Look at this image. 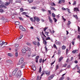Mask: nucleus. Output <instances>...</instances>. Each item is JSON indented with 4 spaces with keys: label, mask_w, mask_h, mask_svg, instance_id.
I'll return each mask as SVG.
<instances>
[{
    "label": "nucleus",
    "mask_w": 80,
    "mask_h": 80,
    "mask_svg": "<svg viewBox=\"0 0 80 80\" xmlns=\"http://www.w3.org/2000/svg\"><path fill=\"white\" fill-rule=\"evenodd\" d=\"M10 2H6L5 3V6H8V5H9L10 4Z\"/></svg>",
    "instance_id": "obj_15"
},
{
    "label": "nucleus",
    "mask_w": 80,
    "mask_h": 80,
    "mask_svg": "<svg viewBox=\"0 0 80 80\" xmlns=\"http://www.w3.org/2000/svg\"><path fill=\"white\" fill-rule=\"evenodd\" d=\"M8 56H9V57H11V54L10 53H8Z\"/></svg>",
    "instance_id": "obj_57"
},
{
    "label": "nucleus",
    "mask_w": 80,
    "mask_h": 80,
    "mask_svg": "<svg viewBox=\"0 0 80 80\" xmlns=\"http://www.w3.org/2000/svg\"><path fill=\"white\" fill-rule=\"evenodd\" d=\"M74 11H78V12H79V10L78 9V8H74Z\"/></svg>",
    "instance_id": "obj_22"
},
{
    "label": "nucleus",
    "mask_w": 80,
    "mask_h": 80,
    "mask_svg": "<svg viewBox=\"0 0 80 80\" xmlns=\"http://www.w3.org/2000/svg\"><path fill=\"white\" fill-rule=\"evenodd\" d=\"M16 76L17 78H20L21 77L22 75L17 74Z\"/></svg>",
    "instance_id": "obj_13"
},
{
    "label": "nucleus",
    "mask_w": 80,
    "mask_h": 80,
    "mask_svg": "<svg viewBox=\"0 0 80 80\" xmlns=\"http://www.w3.org/2000/svg\"><path fill=\"white\" fill-rule=\"evenodd\" d=\"M66 48V47H65V46L63 45L62 46V50H65Z\"/></svg>",
    "instance_id": "obj_24"
},
{
    "label": "nucleus",
    "mask_w": 80,
    "mask_h": 80,
    "mask_svg": "<svg viewBox=\"0 0 80 80\" xmlns=\"http://www.w3.org/2000/svg\"><path fill=\"white\" fill-rule=\"evenodd\" d=\"M59 67L58 66V65H56V70H58V69L59 68Z\"/></svg>",
    "instance_id": "obj_44"
},
{
    "label": "nucleus",
    "mask_w": 80,
    "mask_h": 80,
    "mask_svg": "<svg viewBox=\"0 0 80 80\" xmlns=\"http://www.w3.org/2000/svg\"><path fill=\"white\" fill-rule=\"evenodd\" d=\"M36 80H39V76H38L37 77Z\"/></svg>",
    "instance_id": "obj_63"
},
{
    "label": "nucleus",
    "mask_w": 80,
    "mask_h": 80,
    "mask_svg": "<svg viewBox=\"0 0 80 80\" xmlns=\"http://www.w3.org/2000/svg\"><path fill=\"white\" fill-rule=\"evenodd\" d=\"M53 20H54L55 22H57V19H56V18H54Z\"/></svg>",
    "instance_id": "obj_50"
},
{
    "label": "nucleus",
    "mask_w": 80,
    "mask_h": 80,
    "mask_svg": "<svg viewBox=\"0 0 80 80\" xmlns=\"http://www.w3.org/2000/svg\"><path fill=\"white\" fill-rule=\"evenodd\" d=\"M12 1H13V0H9L10 3H12Z\"/></svg>",
    "instance_id": "obj_54"
},
{
    "label": "nucleus",
    "mask_w": 80,
    "mask_h": 80,
    "mask_svg": "<svg viewBox=\"0 0 80 80\" xmlns=\"http://www.w3.org/2000/svg\"><path fill=\"white\" fill-rule=\"evenodd\" d=\"M17 70H14L12 72V75L14 76L17 73Z\"/></svg>",
    "instance_id": "obj_8"
},
{
    "label": "nucleus",
    "mask_w": 80,
    "mask_h": 80,
    "mask_svg": "<svg viewBox=\"0 0 80 80\" xmlns=\"http://www.w3.org/2000/svg\"><path fill=\"white\" fill-rule=\"evenodd\" d=\"M43 43L45 45H47V41L45 40V39H43Z\"/></svg>",
    "instance_id": "obj_16"
},
{
    "label": "nucleus",
    "mask_w": 80,
    "mask_h": 80,
    "mask_svg": "<svg viewBox=\"0 0 80 80\" xmlns=\"http://www.w3.org/2000/svg\"><path fill=\"white\" fill-rule=\"evenodd\" d=\"M44 73L47 75V76H49L50 75V71H46L44 72Z\"/></svg>",
    "instance_id": "obj_3"
},
{
    "label": "nucleus",
    "mask_w": 80,
    "mask_h": 80,
    "mask_svg": "<svg viewBox=\"0 0 80 80\" xmlns=\"http://www.w3.org/2000/svg\"><path fill=\"white\" fill-rule=\"evenodd\" d=\"M78 32H80V28L79 26H78Z\"/></svg>",
    "instance_id": "obj_53"
},
{
    "label": "nucleus",
    "mask_w": 80,
    "mask_h": 80,
    "mask_svg": "<svg viewBox=\"0 0 80 80\" xmlns=\"http://www.w3.org/2000/svg\"><path fill=\"white\" fill-rule=\"evenodd\" d=\"M27 14V13L25 12H23L22 13V14L24 15H26Z\"/></svg>",
    "instance_id": "obj_42"
},
{
    "label": "nucleus",
    "mask_w": 80,
    "mask_h": 80,
    "mask_svg": "<svg viewBox=\"0 0 80 80\" xmlns=\"http://www.w3.org/2000/svg\"><path fill=\"white\" fill-rule=\"evenodd\" d=\"M25 63H23L22 65L21 66V68H24L25 67Z\"/></svg>",
    "instance_id": "obj_21"
},
{
    "label": "nucleus",
    "mask_w": 80,
    "mask_h": 80,
    "mask_svg": "<svg viewBox=\"0 0 80 80\" xmlns=\"http://www.w3.org/2000/svg\"><path fill=\"white\" fill-rule=\"evenodd\" d=\"M70 23H71V22L70 21H68V23H67V25H69L70 24Z\"/></svg>",
    "instance_id": "obj_33"
},
{
    "label": "nucleus",
    "mask_w": 80,
    "mask_h": 80,
    "mask_svg": "<svg viewBox=\"0 0 80 80\" xmlns=\"http://www.w3.org/2000/svg\"><path fill=\"white\" fill-rule=\"evenodd\" d=\"M15 56L16 57H18V51H17V49H15Z\"/></svg>",
    "instance_id": "obj_11"
},
{
    "label": "nucleus",
    "mask_w": 80,
    "mask_h": 80,
    "mask_svg": "<svg viewBox=\"0 0 80 80\" xmlns=\"http://www.w3.org/2000/svg\"><path fill=\"white\" fill-rule=\"evenodd\" d=\"M67 67L68 68H70V65H68Z\"/></svg>",
    "instance_id": "obj_62"
},
{
    "label": "nucleus",
    "mask_w": 80,
    "mask_h": 80,
    "mask_svg": "<svg viewBox=\"0 0 80 80\" xmlns=\"http://www.w3.org/2000/svg\"><path fill=\"white\" fill-rule=\"evenodd\" d=\"M7 62L9 63V64H12V61L10 60H7Z\"/></svg>",
    "instance_id": "obj_10"
},
{
    "label": "nucleus",
    "mask_w": 80,
    "mask_h": 80,
    "mask_svg": "<svg viewBox=\"0 0 80 80\" xmlns=\"http://www.w3.org/2000/svg\"><path fill=\"white\" fill-rule=\"evenodd\" d=\"M52 17H53V18H55V17H56V15H55V14L53 13H52Z\"/></svg>",
    "instance_id": "obj_28"
},
{
    "label": "nucleus",
    "mask_w": 80,
    "mask_h": 80,
    "mask_svg": "<svg viewBox=\"0 0 80 80\" xmlns=\"http://www.w3.org/2000/svg\"><path fill=\"white\" fill-rule=\"evenodd\" d=\"M4 7V5H1L0 6V8H3V7Z\"/></svg>",
    "instance_id": "obj_51"
},
{
    "label": "nucleus",
    "mask_w": 80,
    "mask_h": 80,
    "mask_svg": "<svg viewBox=\"0 0 80 80\" xmlns=\"http://www.w3.org/2000/svg\"><path fill=\"white\" fill-rule=\"evenodd\" d=\"M5 42L2 41H0V45L1 46V47H2V46H3V45H5Z\"/></svg>",
    "instance_id": "obj_7"
},
{
    "label": "nucleus",
    "mask_w": 80,
    "mask_h": 80,
    "mask_svg": "<svg viewBox=\"0 0 80 80\" xmlns=\"http://www.w3.org/2000/svg\"><path fill=\"white\" fill-rule=\"evenodd\" d=\"M23 62H24V58L23 57H21L18 62V64L21 65L23 63Z\"/></svg>",
    "instance_id": "obj_1"
},
{
    "label": "nucleus",
    "mask_w": 80,
    "mask_h": 80,
    "mask_svg": "<svg viewBox=\"0 0 80 80\" xmlns=\"http://www.w3.org/2000/svg\"><path fill=\"white\" fill-rule=\"evenodd\" d=\"M77 52V50H74L72 51V53H76Z\"/></svg>",
    "instance_id": "obj_18"
},
{
    "label": "nucleus",
    "mask_w": 80,
    "mask_h": 80,
    "mask_svg": "<svg viewBox=\"0 0 80 80\" xmlns=\"http://www.w3.org/2000/svg\"><path fill=\"white\" fill-rule=\"evenodd\" d=\"M50 32L51 33H54L55 32V31L53 30L52 31H51V30H50Z\"/></svg>",
    "instance_id": "obj_46"
},
{
    "label": "nucleus",
    "mask_w": 80,
    "mask_h": 80,
    "mask_svg": "<svg viewBox=\"0 0 80 80\" xmlns=\"http://www.w3.org/2000/svg\"><path fill=\"white\" fill-rule=\"evenodd\" d=\"M64 79V76H62L59 79V80H63Z\"/></svg>",
    "instance_id": "obj_34"
},
{
    "label": "nucleus",
    "mask_w": 80,
    "mask_h": 80,
    "mask_svg": "<svg viewBox=\"0 0 80 80\" xmlns=\"http://www.w3.org/2000/svg\"><path fill=\"white\" fill-rule=\"evenodd\" d=\"M48 33H49V32H45V35H46L47 37H48V36H49V35H48Z\"/></svg>",
    "instance_id": "obj_20"
},
{
    "label": "nucleus",
    "mask_w": 80,
    "mask_h": 80,
    "mask_svg": "<svg viewBox=\"0 0 80 80\" xmlns=\"http://www.w3.org/2000/svg\"><path fill=\"white\" fill-rule=\"evenodd\" d=\"M62 3V0L59 1L58 3Z\"/></svg>",
    "instance_id": "obj_55"
},
{
    "label": "nucleus",
    "mask_w": 80,
    "mask_h": 80,
    "mask_svg": "<svg viewBox=\"0 0 80 80\" xmlns=\"http://www.w3.org/2000/svg\"><path fill=\"white\" fill-rule=\"evenodd\" d=\"M1 20H5V18L3 16H2L1 17Z\"/></svg>",
    "instance_id": "obj_48"
},
{
    "label": "nucleus",
    "mask_w": 80,
    "mask_h": 80,
    "mask_svg": "<svg viewBox=\"0 0 80 80\" xmlns=\"http://www.w3.org/2000/svg\"><path fill=\"white\" fill-rule=\"evenodd\" d=\"M3 12V10L2 9H0V12Z\"/></svg>",
    "instance_id": "obj_58"
},
{
    "label": "nucleus",
    "mask_w": 80,
    "mask_h": 80,
    "mask_svg": "<svg viewBox=\"0 0 80 80\" xmlns=\"http://www.w3.org/2000/svg\"><path fill=\"white\" fill-rule=\"evenodd\" d=\"M56 45H60L61 44V43L59 42H56Z\"/></svg>",
    "instance_id": "obj_26"
},
{
    "label": "nucleus",
    "mask_w": 80,
    "mask_h": 80,
    "mask_svg": "<svg viewBox=\"0 0 80 80\" xmlns=\"http://www.w3.org/2000/svg\"><path fill=\"white\" fill-rule=\"evenodd\" d=\"M63 57H60V58H59L58 59V61L59 62H60L62 60H63Z\"/></svg>",
    "instance_id": "obj_12"
},
{
    "label": "nucleus",
    "mask_w": 80,
    "mask_h": 80,
    "mask_svg": "<svg viewBox=\"0 0 80 80\" xmlns=\"http://www.w3.org/2000/svg\"><path fill=\"white\" fill-rule=\"evenodd\" d=\"M70 77H68L67 78V80H70Z\"/></svg>",
    "instance_id": "obj_64"
},
{
    "label": "nucleus",
    "mask_w": 80,
    "mask_h": 80,
    "mask_svg": "<svg viewBox=\"0 0 80 80\" xmlns=\"http://www.w3.org/2000/svg\"><path fill=\"white\" fill-rule=\"evenodd\" d=\"M37 8V6L32 7L31 8V9H33L34 10H36Z\"/></svg>",
    "instance_id": "obj_17"
},
{
    "label": "nucleus",
    "mask_w": 80,
    "mask_h": 80,
    "mask_svg": "<svg viewBox=\"0 0 80 80\" xmlns=\"http://www.w3.org/2000/svg\"><path fill=\"white\" fill-rule=\"evenodd\" d=\"M54 77V75H53V74L51 75H50L48 77V80H51V79H52Z\"/></svg>",
    "instance_id": "obj_5"
},
{
    "label": "nucleus",
    "mask_w": 80,
    "mask_h": 80,
    "mask_svg": "<svg viewBox=\"0 0 80 80\" xmlns=\"http://www.w3.org/2000/svg\"><path fill=\"white\" fill-rule=\"evenodd\" d=\"M17 74H18V75H22V72L21 71L19 70L18 71V73Z\"/></svg>",
    "instance_id": "obj_14"
},
{
    "label": "nucleus",
    "mask_w": 80,
    "mask_h": 80,
    "mask_svg": "<svg viewBox=\"0 0 80 80\" xmlns=\"http://www.w3.org/2000/svg\"><path fill=\"white\" fill-rule=\"evenodd\" d=\"M27 45H28L29 46H30V47H31L32 46V44L30 43L27 42L26 43Z\"/></svg>",
    "instance_id": "obj_27"
},
{
    "label": "nucleus",
    "mask_w": 80,
    "mask_h": 80,
    "mask_svg": "<svg viewBox=\"0 0 80 80\" xmlns=\"http://www.w3.org/2000/svg\"><path fill=\"white\" fill-rule=\"evenodd\" d=\"M26 51H27L25 50V49L24 48L22 49V53H25V52H26Z\"/></svg>",
    "instance_id": "obj_19"
},
{
    "label": "nucleus",
    "mask_w": 80,
    "mask_h": 80,
    "mask_svg": "<svg viewBox=\"0 0 80 80\" xmlns=\"http://www.w3.org/2000/svg\"><path fill=\"white\" fill-rule=\"evenodd\" d=\"M29 18L31 22H34V20H33V18Z\"/></svg>",
    "instance_id": "obj_35"
},
{
    "label": "nucleus",
    "mask_w": 80,
    "mask_h": 80,
    "mask_svg": "<svg viewBox=\"0 0 80 80\" xmlns=\"http://www.w3.org/2000/svg\"><path fill=\"white\" fill-rule=\"evenodd\" d=\"M61 53V51L60 50H58V53L59 54V55H60Z\"/></svg>",
    "instance_id": "obj_45"
},
{
    "label": "nucleus",
    "mask_w": 80,
    "mask_h": 80,
    "mask_svg": "<svg viewBox=\"0 0 80 80\" xmlns=\"http://www.w3.org/2000/svg\"><path fill=\"white\" fill-rule=\"evenodd\" d=\"M74 63H78V61L77 60H75L74 61Z\"/></svg>",
    "instance_id": "obj_61"
},
{
    "label": "nucleus",
    "mask_w": 80,
    "mask_h": 80,
    "mask_svg": "<svg viewBox=\"0 0 80 80\" xmlns=\"http://www.w3.org/2000/svg\"><path fill=\"white\" fill-rule=\"evenodd\" d=\"M42 60H43L42 59L40 58V59H39V63H42Z\"/></svg>",
    "instance_id": "obj_41"
},
{
    "label": "nucleus",
    "mask_w": 80,
    "mask_h": 80,
    "mask_svg": "<svg viewBox=\"0 0 80 80\" xmlns=\"http://www.w3.org/2000/svg\"><path fill=\"white\" fill-rule=\"evenodd\" d=\"M9 77L11 78V77H12V75H12V73H9Z\"/></svg>",
    "instance_id": "obj_30"
},
{
    "label": "nucleus",
    "mask_w": 80,
    "mask_h": 80,
    "mask_svg": "<svg viewBox=\"0 0 80 80\" xmlns=\"http://www.w3.org/2000/svg\"><path fill=\"white\" fill-rule=\"evenodd\" d=\"M34 22H35V20L38 22H40V19H39L38 18L35 17H34Z\"/></svg>",
    "instance_id": "obj_4"
},
{
    "label": "nucleus",
    "mask_w": 80,
    "mask_h": 80,
    "mask_svg": "<svg viewBox=\"0 0 80 80\" xmlns=\"http://www.w3.org/2000/svg\"><path fill=\"white\" fill-rule=\"evenodd\" d=\"M19 28L20 30H22V31H26V30L25 28H24L23 27V26L22 25H20L19 26Z\"/></svg>",
    "instance_id": "obj_2"
},
{
    "label": "nucleus",
    "mask_w": 80,
    "mask_h": 80,
    "mask_svg": "<svg viewBox=\"0 0 80 80\" xmlns=\"http://www.w3.org/2000/svg\"><path fill=\"white\" fill-rule=\"evenodd\" d=\"M53 47H54V48H55L57 49V46H56V45H55V44H54Z\"/></svg>",
    "instance_id": "obj_43"
},
{
    "label": "nucleus",
    "mask_w": 80,
    "mask_h": 80,
    "mask_svg": "<svg viewBox=\"0 0 80 80\" xmlns=\"http://www.w3.org/2000/svg\"><path fill=\"white\" fill-rule=\"evenodd\" d=\"M73 17H75V18H76V19H78V17H77V15H73Z\"/></svg>",
    "instance_id": "obj_39"
},
{
    "label": "nucleus",
    "mask_w": 80,
    "mask_h": 80,
    "mask_svg": "<svg viewBox=\"0 0 80 80\" xmlns=\"http://www.w3.org/2000/svg\"><path fill=\"white\" fill-rule=\"evenodd\" d=\"M39 56H37L36 57V58H35V60H38V58H39Z\"/></svg>",
    "instance_id": "obj_36"
},
{
    "label": "nucleus",
    "mask_w": 80,
    "mask_h": 80,
    "mask_svg": "<svg viewBox=\"0 0 80 80\" xmlns=\"http://www.w3.org/2000/svg\"><path fill=\"white\" fill-rule=\"evenodd\" d=\"M67 66V64L65 63L62 66V67H66Z\"/></svg>",
    "instance_id": "obj_25"
},
{
    "label": "nucleus",
    "mask_w": 80,
    "mask_h": 80,
    "mask_svg": "<svg viewBox=\"0 0 80 80\" xmlns=\"http://www.w3.org/2000/svg\"><path fill=\"white\" fill-rule=\"evenodd\" d=\"M32 43L33 45H37V42L35 41H33L32 42Z\"/></svg>",
    "instance_id": "obj_29"
},
{
    "label": "nucleus",
    "mask_w": 80,
    "mask_h": 80,
    "mask_svg": "<svg viewBox=\"0 0 80 80\" xmlns=\"http://www.w3.org/2000/svg\"><path fill=\"white\" fill-rule=\"evenodd\" d=\"M31 67L32 68V70H36V67L35 66V65H32Z\"/></svg>",
    "instance_id": "obj_9"
},
{
    "label": "nucleus",
    "mask_w": 80,
    "mask_h": 80,
    "mask_svg": "<svg viewBox=\"0 0 80 80\" xmlns=\"http://www.w3.org/2000/svg\"><path fill=\"white\" fill-rule=\"evenodd\" d=\"M23 35H21L20 36L19 38H18V39L19 40L20 39H22V38L23 37Z\"/></svg>",
    "instance_id": "obj_47"
},
{
    "label": "nucleus",
    "mask_w": 80,
    "mask_h": 80,
    "mask_svg": "<svg viewBox=\"0 0 80 80\" xmlns=\"http://www.w3.org/2000/svg\"><path fill=\"white\" fill-rule=\"evenodd\" d=\"M76 1H75L73 2V3L72 4V5H75V4H76Z\"/></svg>",
    "instance_id": "obj_59"
},
{
    "label": "nucleus",
    "mask_w": 80,
    "mask_h": 80,
    "mask_svg": "<svg viewBox=\"0 0 80 80\" xmlns=\"http://www.w3.org/2000/svg\"><path fill=\"white\" fill-rule=\"evenodd\" d=\"M18 18L20 20H22V21H23V19L22 17H19Z\"/></svg>",
    "instance_id": "obj_31"
},
{
    "label": "nucleus",
    "mask_w": 80,
    "mask_h": 80,
    "mask_svg": "<svg viewBox=\"0 0 80 80\" xmlns=\"http://www.w3.org/2000/svg\"><path fill=\"white\" fill-rule=\"evenodd\" d=\"M68 49H66V54L67 55V53H68Z\"/></svg>",
    "instance_id": "obj_60"
},
{
    "label": "nucleus",
    "mask_w": 80,
    "mask_h": 80,
    "mask_svg": "<svg viewBox=\"0 0 80 80\" xmlns=\"http://www.w3.org/2000/svg\"><path fill=\"white\" fill-rule=\"evenodd\" d=\"M24 48L26 51H28V52H31V51L30 50H29V48H28V47H25Z\"/></svg>",
    "instance_id": "obj_6"
},
{
    "label": "nucleus",
    "mask_w": 80,
    "mask_h": 80,
    "mask_svg": "<svg viewBox=\"0 0 80 80\" xmlns=\"http://www.w3.org/2000/svg\"><path fill=\"white\" fill-rule=\"evenodd\" d=\"M50 40V38L49 37H48L46 38V40Z\"/></svg>",
    "instance_id": "obj_37"
},
{
    "label": "nucleus",
    "mask_w": 80,
    "mask_h": 80,
    "mask_svg": "<svg viewBox=\"0 0 80 80\" xmlns=\"http://www.w3.org/2000/svg\"><path fill=\"white\" fill-rule=\"evenodd\" d=\"M20 10L21 12H23V11H24V10L23 9V8H20Z\"/></svg>",
    "instance_id": "obj_32"
},
{
    "label": "nucleus",
    "mask_w": 80,
    "mask_h": 80,
    "mask_svg": "<svg viewBox=\"0 0 80 80\" xmlns=\"http://www.w3.org/2000/svg\"><path fill=\"white\" fill-rule=\"evenodd\" d=\"M28 1L29 2V3H32V2H33V0H28Z\"/></svg>",
    "instance_id": "obj_38"
},
{
    "label": "nucleus",
    "mask_w": 80,
    "mask_h": 80,
    "mask_svg": "<svg viewBox=\"0 0 80 80\" xmlns=\"http://www.w3.org/2000/svg\"><path fill=\"white\" fill-rule=\"evenodd\" d=\"M37 45H38V47H40V42H38L37 43Z\"/></svg>",
    "instance_id": "obj_49"
},
{
    "label": "nucleus",
    "mask_w": 80,
    "mask_h": 80,
    "mask_svg": "<svg viewBox=\"0 0 80 80\" xmlns=\"http://www.w3.org/2000/svg\"><path fill=\"white\" fill-rule=\"evenodd\" d=\"M11 18L12 19H14V18H15V16L14 15L12 16L11 17Z\"/></svg>",
    "instance_id": "obj_56"
},
{
    "label": "nucleus",
    "mask_w": 80,
    "mask_h": 80,
    "mask_svg": "<svg viewBox=\"0 0 80 80\" xmlns=\"http://www.w3.org/2000/svg\"><path fill=\"white\" fill-rule=\"evenodd\" d=\"M15 47L17 48L19 47V44H16L15 45Z\"/></svg>",
    "instance_id": "obj_40"
},
{
    "label": "nucleus",
    "mask_w": 80,
    "mask_h": 80,
    "mask_svg": "<svg viewBox=\"0 0 80 80\" xmlns=\"http://www.w3.org/2000/svg\"><path fill=\"white\" fill-rule=\"evenodd\" d=\"M50 8L52 10H55V11L57 10L55 9L53 7H51Z\"/></svg>",
    "instance_id": "obj_23"
},
{
    "label": "nucleus",
    "mask_w": 80,
    "mask_h": 80,
    "mask_svg": "<svg viewBox=\"0 0 80 80\" xmlns=\"http://www.w3.org/2000/svg\"><path fill=\"white\" fill-rule=\"evenodd\" d=\"M42 72H43V73L41 75V77H42V76H43V75H45V72H43V71Z\"/></svg>",
    "instance_id": "obj_52"
}]
</instances>
